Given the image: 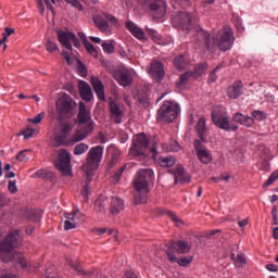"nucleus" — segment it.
Listing matches in <instances>:
<instances>
[{
  "mask_svg": "<svg viewBox=\"0 0 278 278\" xmlns=\"http://www.w3.org/2000/svg\"><path fill=\"white\" fill-rule=\"evenodd\" d=\"M21 242H23V237H21V231L18 229L9 232L0 244V262L10 264V262L14 260L15 264L25 270L28 266L27 258H25V254L22 252L15 251Z\"/></svg>",
  "mask_w": 278,
  "mask_h": 278,
  "instance_id": "nucleus-1",
  "label": "nucleus"
},
{
  "mask_svg": "<svg viewBox=\"0 0 278 278\" xmlns=\"http://www.w3.org/2000/svg\"><path fill=\"white\" fill-rule=\"evenodd\" d=\"M76 108L77 102H75V100L67 93H63L60 98H58L55 101L58 123H64V121L73 118Z\"/></svg>",
  "mask_w": 278,
  "mask_h": 278,
  "instance_id": "nucleus-2",
  "label": "nucleus"
},
{
  "mask_svg": "<svg viewBox=\"0 0 278 278\" xmlns=\"http://www.w3.org/2000/svg\"><path fill=\"white\" fill-rule=\"evenodd\" d=\"M92 127L93 124H89L85 128H76V131L71 139H68V135L61 132L54 137V147H71L75 142H81V140H86V138L92 134Z\"/></svg>",
  "mask_w": 278,
  "mask_h": 278,
  "instance_id": "nucleus-3",
  "label": "nucleus"
},
{
  "mask_svg": "<svg viewBox=\"0 0 278 278\" xmlns=\"http://www.w3.org/2000/svg\"><path fill=\"white\" fill-rule=\"evenodd\" d=\"M56 36H58V40L60 42V45H62V47H64V49L66 50H63L61 52V55L63 58H70L71 56V53H73V45L76 49H81V41H79V38H77V35H75V33L68 30V29H65V30H62V29H59L56 30ZM73 42V43H71ZM71 51V52H68Z\"/></svg>",
  "mask_w": 278,
  "mask_h": 278,
  "instance_id": "nucleus-4",
  "label": "nucleus"
},
{
  "mask_svg": "<svg viewBox=\"0 0 278 278\" xmlns=\"http://www.w3.org/2000/svg\"><path fill=\"white\" fill-rule=\"evenodd\" d=\"M179 112H181L179 103L166 100L157 110L156 121L159 123H167V125H170V123L179 116Z\"/></svg>",
  "mask_w": 278,
  "mask_h": 278,
  "instance_id": "nucleus-5",
  "label": "nucleus"
},
{
  "mask_svg": "<svg viewBox=\"0 0 278 278\" xmlns=\"http://www.w3.org/2000/svg\"><path fill=\"white\" fill-rule=\"evenodd\" d=\"M165 253L167 255L168 262L175 264L177 262V253L178 255H186L192 251V245L188 241L177 240V241H168L166 244Z\"/></svg>",
  "mask_w": 278,
  "mask_h": 278,
  "instance_id": "nucleus-6",
  "label": "nucleus"
},
{
  "mask_svg": "<svg viewBox=\"0 0 278 278\" xmlns=\"http://www.w3.org/2000/svg\"><path fill=\"white\" fill-rule=\"evenodd\" d=\"M194 23H197V14L186 11L179 12L172 17L173 27L181 29V31H191Z\"/></svg>",
  "mask_w": 278,
  "mask_h": 278,
  "instance_id": "nucleus-7",
  "label": "nucleus"
},
{
  "mask_svg": "<svg viewBox=\"0 0 278 278\" xmlns=\"http://www.w3.org/2000/svg\"><path fill=\"white\" fill-rule=\"evenodd\" d=\"M211 118L214 126L218 127V129H223L224 131H238V129H240L236 123L231 122V117L225 113L212 111Z\"/></svg>",
  "mask_w": 278,
  "mask_h": 278,
  "instance_id": "nucleus-8",
  "label": "nucleus"
},
{
  "mask_svg": "<svg viewBox=\"0 0 278 278\" xmlns=\"http://www.w3.org/2000/svg\"><path fill=\"white\" fill-rule=\"evenodd\" d=\"M55 169L60 170L64 177H73L71 167V153L64 149L59 150L58 162L54 163Z\"/></svg>",
  "mask_w": 278,
  "mask_h": 278,
  "instance_id": "nucleus-9",
  "label": "nucleus"
},
{
  "mask_svg": "<svg viewBox=\"0 0 278 278\" xmlns=\"http://www.w3.org/2000/svg\"><path fill=\"white\" fill-rule=\"evenodd\" d=\"M102 160H103V147L102 146L92 147L87 154V161H86V164L83 165V168H90L91 170H97Z\"/></svg>",
  "mask_w": 278,
  "mask_h": 278,
  "instance_id": "nucleus-10",
  "label": "nucleus"
},
{
  "mask_svg": "<svg viewBox=\"0 0 278 278\" xmlns=\"http://www.w3.org/2000/svg\"><path fill=\"white\" fill-rule=\"evenodd\" d=\"M147 149H149V138H147L144 132H140L134 139L129 153L135 157H142L147 153Z\"/></svg>",
  "mask_w": 278,
  "mask_h": 278,
  "instance_id": "nucleus-11",
  "label": "nucleus"
},
{
  "mask_svg": "<svg viewBox=\"0 0 278 278\" xmlns=\"http://www.w3.org/2000/svg\"><path fill=\"white\" fill-rule=\"evenodd\" d=\"M76 123L78 125L77 129H84L88 127V125L92 124V131H94L96 124L94 121H92V113L86 108V103L81 101L78 103V114Z\"/></svg>",
  "mask_w": 278,
  "mask_h": 278,
  "instance_id": "nucleus-12",
  "label": "nucleus"
},
{
  "mask_svg": "<svg viewBox=\"0 0 278 278\" xmlns=\"http://www.w3.org/2000/svg\"><path fill=\"white\" fill-rule=\"evenodd\" d=\"M148 73L151 75L152 79L156 81V84H162V81H164V77H166L164 63L161 61H152Z\"/></svg>",
  "mask_w": 278,
  "mask_h": 278,
  "instance_id": "nucleus-13",
  "label": "nucleus"
},
{
  "mask_svg": "<svg viewBox=\"0 0 278 278\" xmlns=\"http://www.w3.org/2000/svg\"><path fill=\"white\" fill-rule=\"evenodd\" d=\"M169 175H174V184L177 185V181L180 179V184L186 185L192 181V176L190 174L186 175V168L184 165L179 164L175 168L167 169Z\"/></svg>",
  "mask_w": 278,
  "mask_h": 278,
  "instance_id": "nucleus-14",
  "label": "nucleus"
},
{
  "mask_svg": "<svg viewBox=\"0 0 278 278\" xmlns=\"http://www.w3.org/2000/svg\"><path fill=\"white\" fill-rule=\"evenodd\" d=\"M216 45L220 51H229L233 47V31L231 28L226 29L220 39H216Z\"/></svg>",
  "mask_w": 278,
  "mask_h": 278,
  "instance_id": "nucleus-15",
  "label": "nucleus"
},
{
  "mask_svg": "<svg viewBox=\"0 0 278 278\" xmlns=\"http://www.w3.org/2000/svg\"><path fill=\"white\" fill-rule=\"evenodd\" d=\"M193 147L195 149L198 160H200L202 164H210V162H212L213 157L207 150L203 149V143H201V140L195 139L193 141Z\"/></svg>",
  "mask_w": 278,
  "mask_h": 278,
  "instance_id": "nucleus-16",
  "label": "nucleus"
},
{
  "mask_svg": "<svg viewBox=\"0 0 278 278\" xmlns=\"http://www.w3.org/2000/svg\"><path fill=\"white\" fill-rule=\"evenodd\" d=\"M134 99L135 101H138L142 108L146 110L151 105L149 102V89L148 88H140L134 91Z\"/></svg>",
  "mask_w": 278,
  "mask_h": 278,
  "instance_id": "nucleus-17",
  "label": "nucleus"
},
{
  "mask_svg": "<svg viewBox=\"0 0 278 278\" xmlns=\"http://www.w3.org/2000/svg\"><path fill=\"white\" fill-rule=\"evenodd\" d=\"M242 88H244L242 80H236L231 86L227 88L226 94L232 100L240 99L242 96Z\"/></svg>",
  "mask_w": 278,
  "mask_h": 278,
  "instance_id": "nucleus-18",
  "label": "nucleus"
},
{
  "mask_svg": "<svg viewBox=\"0 0 278 278\" xmlns=\"http://www.w3.org/2000/svg\"><path fill=\"white\" fill-rule=\"evenodd\" d=\"M195 132L198 134V140H200L201 144H207V126L205 124V117H200Z\"/></svg>",
  "mask_w": 278,
  "mask_h": 278,
  "instance_id": "nucleus-19",
  "label": "nucleus"
},
{
  "mask_svg": "<svg viewBox=\"0 0 278 278\" xmlns=\"http://www.w3.org/2000/svg\"><path fill=\"white\" fill-rule=\"evenodd\" d=\"M195 31L200 38L204 40V47L206 51H212L214 49V46H216V38H213L212 42V37L210 36V33L203 30L200 26L195 28Z\"/></svg>",
  "mask_w": 278,
  "mask_h": 278,
  "instance_id": "nucleus-20",
  "label": "nucleus"
},
{
  "mask_svg": "<svg viewBox=\"0 0 278 278\" xmlns=\"http://www.w3.org/2000/svg\"><path fill=\"white\" fill-rule=\"evenodd\" d=\"M78 92L83 101H92V88L85 80H79L78 83Z\"/></svg>",
  "mask_w": 278,
  "mask_h": 278,
  "instance_id": "nucleus-21",
  "label": "nucleus"
},
{
  "mask_svg": "<svg viewBox=\"0 0 278 278\" xmlns=\"http://www.w3.org/2000/svg\"><path fill=\"white\" fill-rule=\"evenodd\" d=\"M109 110L111 114V118L114 119L116 125H121L123 123V111H121V106L115 101H111L109 103Z\"/></svg>",
  "mask_w": 278,
  "mask_h": 278,
  "instance_id": "nucleus-22",
  "label": "nucleus"
},
{
  "mask_svg": "<svg viewBox=\"0 0 278 278\" xmlns=\"http://www.w3.org/2000/svg\"><path fill=\"white\" fill-rule=\"evenodd\" d=\"M232 121L239 125H243V127H253V125H255V119H253V117L244 115L240 112L232 115Z\"/></svg>",
  "mask_w": 278,
  "mask_h": 278,
  "instance_id": "nucleus-23",
  "label": "nucleus"
},
{
  "mask_svg": "<svg viewBox=\"0 0 278 278\" xmlns=\"http://www.w3.org/2000/svg\"><path fill=\"white\" fill-rule=\"evenodd\" d=\"M123 210H125V202L121 198H112L111 199V205H110V212L112 216H118Z\"/></svg>",
  "mask_w": 278,
  "mask_h": 278,
  "instance_id": "nucleus-24",
  "label": "nucleus"
},
{
  "mask_svg": "<svg viewBox=\"0 0 278 278\" xmlns=\"http://www.w3.org/2000/svg\"><path fill=\"white\" fill-rule=\"evenodd\" d=\"M92 88L100 101H105V87L99 78L91 77Z\"/></svg>",
  "mask_w": 278,
  "mask_h": 278,
  "instance_id": "nucleus-25",
  "label": "nucleus"
},
{
  "mask_svg": "<svg viewBox=\"0 0 278 278\" xmlns=\"http://www.w3.org/2000/svg\"><path fill=\"white\" fill-rule=\"evenodd\" d=\"M154 175L155 174L151 168L140 169L135 181H140L141 184H149V181L153 179Z\"/></svg>",
  "mask_w": 278,
  "mask_h": 278,
  "instance_id": "nucleus-26",
  "label": "nucleus"
},
{
  "mask_svg": "<svg viewBox=\"0 0 278 278\" xmlns=\"http://www.w3.org/2000/svg\"><path fill=\"white\" fill-rule=\"evenodd\" d=\"M56 1L60 0H37V8L41 16L45 15V5L48 10H50V12L55 14V8H53V5H55Z\"/></svg>",
  "mask_w": 278,
  "mask_h": 278,
  "instance_id": "nucleus-27",
  "label": "nucleus"
},
{
  "mask_svg": "<svg viewBox=\"0 0 278 278\" xmlns=\"http://www.w3.org/2000/svg\"><path fill=\"white\" fill-rule=\"evenodd\" d=\"M126 28L138 40H144V30H142V28L138 27V25H136L134 22H131V21L126 22Z\"/></svg>",
  "mask_w": 278,
  "mask_h": 278,
  "instance_id": "nucleus-28",
  "label": "nucleus"
},
{
  "mask_svg": "<svg viewBox=\"0 0 278 278\" xmlns=\"http://www.w3.org/2000/svg\"><path fill=\"white\" fill-rule=\"evenodd\" d=\"M190 59H188L187 54H179L174 59V67L177 71H186V66H188Z\"/></svg>",
  "mask_w": 278,
  "mask_h": 278,
  "instance_id": "nucleus-29",
  "label": "nucleus"
},
{
  "mask_svg": "<svg viewBox=\"0 0 278 278\" xmlns=\"http://www.w3.org/2000/svg\"><path fill=\"white\" fill-rule=\"evenodd\" d=\"M115 79L118 81L119 86H123L124 88L127 86H131V81H134V79L131 78V76H129V73L127 72L115 73Z\"/></svg>",
  "mask_w": 278,
  "mask_h": 278,
  "instance_id": "nucleus-30",
  "label": "nucleus"
},
{
  "mask_svg": "<svg viewBox=\"0 0 278 278\" xmlns=\"http://www.w3.org/2000/svg\"><path fill=\"white\" fill-rule=\"evenodd\" d=\"M25 216L30 223H40V218H42V210L40 208H31L26 211Z\"/></svg>",
  "mask_w": 278,
  "mask_h": 278,
  "instance_id": "nucleus-31",
  "label": "nucleus"
},
{
  "mask_svg": "<svg viewBox=\"0 0 278 278\" xmlns=\"http://www.w3.org/2000/svg\"><path fill=\"white\" fill-rule=\"evenodd\" d=\"M144 5L149 8L150 12H157L162 5H166L165 0H144Z\"/></svg>",
  "mask_w": 278,
  "mask_h": 278,
  "instance_id": "nucleus-32",
  "label": "nucleus"
},
{
  "mask_svg": "<svg viewBox=\"0 0 278 278\" xmlns=\"http://www.w3.org/2000/svg\"><path fill=\"white\" fill-rule=\"evenodd\" d=\"M92 21L100 31H108V29H110L108 20L103 18L101 15L93 16Z\"/></svg>",
  "mask_w": 278,
  "mask_h": 278,
  "instance_id": "nucleus-33",
  "label": "nucleus"
},
{
  "mask_svg": "<svg viewBox=\"0 0 278 278\" xmlns=\"http://www.w3.org/2000/svg\"><path fill=\"white\" fill-rule=\"evenodd\" d=\"M131 168H134V163H127V164L123 165L112 176L113 181H115V184H118V181H121V177H123V174L125 173V170H129Z\"/></svg>",
  "mask_w": 278,
  "mask_h": 278,
  "instance_id": "nucleus-34",
  "label": "nucleus"
},
{
  "mask_svg": "<svg viewBox=\"0 0 278 278\" xmlns=\"http://www.w3.org/2000/svg\"><path fill=\"white\" fill-rule=\"evenodd\" d=\"M207 62L199 63L198 65H195L193 71H191L193 79H199V77H201V75H203V73L207 71Z\"/></svg>",
  "mask_w": 278,
  "mask_h": 278,
  "instance_id": "nucleus-35",
  "label": "nucleus"
},
{
  "mask_svg": "<svg viewBox=\"0 0 278 278\" xmlns=\"http://www.w3.org/2000/svg\"><path fill=\"white\" fill-rule=\"evenodd\" d=\"M177 160L175 156H161L159 159V164L163 168H173V165L176 164Z\"/></svg>",
  "mask_w": 278,
  "mask_h": 278,
  "instance_id": "nucleus-36",
  "label": "nucleus"
},
{
  "mask_svg": "<svg viewBox=\"0 0 278 278\" xmlns=\"http://www.w3.org/2000/svg\"><path fill=\"white\" fill-rule=\"evenodd\" d=\"M149 201V192L147 191H137L135 193V205H142Z\"/></svg>",
  "mask_w": 278,
  "mask_h": 278,
  "instance_id": "nucleus-37",
  "label": "nucleus"
},
{
  "mask_svg": "<svg viewBox=\"0 0 278 278\" xmlns=\"http://www.w3.org/2000/svg\"><path fill=\"white\" fill-rule=\"evenodd\" d=\"M35 177H38V179H46L47 181H53L54 175L52 172L46 170V169H38L35 173Z\"/></svg>",
  "mask_w": 278,
  "mask_h": 278,
  "instance_id": "nucleus-38",
  "label": "nucleus"
},
{
  "mask_svg": "<svg viewBox=\"0 0 278 278\" xmlns=\"http://www.w3.org/2000/svg\"><path fill=\"white\" fill-rule=\"evenodd\" d=\"M94 207H96L97 212H99L100 214H105V207H108V199H103V198L99 197L94 201Z\"/></svg>",
  "mask_w": 278,
  "mask_h": 278,
  "instance_id": "nucleus-39",
  "label": "nucleus"
},
{
  "mask_svg": "<svg viewBox=\"0 0 278 278\" xmlns=\"http://www.w3.org/2000/svg\"><path fill=\"white\" fill-rule=\"evenodd\" d=\"M191 77H194L192 74V71L181 74L179 77V81L176 83L177 88H181V86H186V84L190 81Z\"/></svg>",
  "mask_w": 278,
  "mask_h": 278,
  "instance_id": "nucleus-40",
  "label": "nucleus"
},
{
  "mask_svg": "<svg viewBox=\"0 0 278 278\" xmlns=\"http://www.w3.org/2000/svg\"><path fill=\"white\" fill-rule=\"evenodd\" d=\"M192 262H194V256L189 255V256H182L180 258H177V261H175V264H178V266H180L181 268H186L190 266Z\"/></svg>",
  "mask_w": 278,
  "mask_h": 278,
  "instance_id": "nucleus-41",
  "label": "nucleus"
},
{
  "mask_svg": "<svg viewBox=\"0 0 278 278\" xmlns=\"http://www.w3.org/2000/svg\"><path fill=\"white\" fill-rule=\"evenodd\" d=\"M87 53H89V55H92V58H94V60H99V50H97V48H94V45H92L90 41H87L86 43H83Z\"/></svg>",
  "mask_w": 278,
  "mask_h": 278,
  "instance_id": "nucleus-42",
  "label": "nucleus"
},
{
  "mask_svg": "<svg viewBox=\"0 0 278 278\" xmlns=\"http://www.w3.org/2000/svg\"><path fill=\"white\" fill-rule=\"evenodd\" d=\"M134 188L137 192H150L149 182H140L135 180Z\"/></svg>",
  "mask_w": 278,
  "mask_h": 278,
  "instance_id": "nucleus-43",
  "label": "nucleus"
},
{
  "mask_svg": "<svg viewBox=\"0 0 278 278\" xmlns=\"http://www.w3.org/2000/svg\"><path fill=\"white\" fill-rule=\"evenodd\" d=\"M90 147L87 143H78L74 148V155H84Z\"/></svg>",
  "mask_w": 278,
  "mask_h": 278,
  "instance_id": "nucleus-44",
  "label": "nucleus"
},
{
  "mask_svg": "<svg viewBox=\"0 0 278 278\" xmlns=\"http://www.w3.org/2000/svg\"><path fill=\"white\" fill-rule=\"evenodd\" d=\"M251 118L253 119L255 118V121L262 122V121H266V118L268 117L266 113H264V111L255 110L251 112Z\"/></svg>",
  "mask_w": 278,
  "mask_h": 278,
  "instance_id": "nucleus-45",
  "label": "nucleus"
},
{
  "mask_svg": "<svg viewBox=\"0 0 278 278\" xmlns=\"http://www.w3.org/2000/svg\"><path fill=\"white\" fill-rule=\"evenodd\" d=\"M220 68H223V65H217V66L208 74L207 84H215V81L218 79V75H216V73H218V71H220Z\"/></svg>",
  "mask_w": 278,
  "mask_h": 278,
  "instance_id": "nucleus-46",
  "label": "nucleus"
},
{
  "mask_svg": "<svg viewBox=\"0 0 278 278\" xmlns=\"http://www.w3.org/2000/svg\"><path fill=\"white\" fill-rule=\"evenodd\" d=\"M278 179V169L270 174L268 179L263 185V188H268V186H273L275 181Z\"/></svg>",
  "mask_w": 278,
  "mask_h": 278,
  "instance_id": "nucleus-47",
  "label": "nucleus"
},
{
  "mask_svg": "<svg viewBox=\"0 0 278 278\" xmlns=\"http://www.w3.org/2000/svg\"><path fill=\"white\" fill-rule=\"evenodd\" d=\"M60 48L58 47V43L55 41L48 39L46 42V51L48 53H53V51H58Z\"/></svg>",
  "mask_w": 278,
  "mask_h": 278,
  "instance_id": "nucleus-48",
  "label": "nucleus"
},
{
  "mask_svg": "<svg viewBox=\"0 0 278 278\" xmlns=\"http://www.w3.org/2000/svg\"><path fill=\"white\" fill-rule=\"evenodd\" d=\"M78 64V74L80 77H88V67L81 62L80 60H77Z\"/></svg>",
  "mask_w": 278,
  "mask_h": 278,
  "instance_id": "nucleus-49",
  "label": "nucleus"
},
{
  "mask_svg": "<svg viewBox=\"0 0 278 278\" xmlns=\"http://www.w3.org/2000/svg\"><path fill=\"white\" fill-rule=\"evenodd\" d=\"M67 264L70 266V268H72V270H75L76 273H78V275H86V270L81 269V265L79 264H75L72 261H67Z\"/></svg>",
  "mask_w": 278,
  "mask_h": 278,
  "instance_id": "nucleus-50",
  "label": "nucleus"
},
{
  "mask_svg": "<svg viewBox=\"0 0 278 278\" xmlns=\"http://www.w3.org/2000/svg\"><path fill=\"white\" fill-rule=\"evenodd\" d=\"M72 8H75V10H78V12H84V4L79 0H65Z\"/></svg>",
  "mask_w": 278,
  "mask_h": 278,
  "instance_id": "nucleus-51",
  "label": "nucleus"
},
{
  "mask_svg": "<svg viewBox=\"0 0 278 278\" xmlns=\"http://www.w3.org/2000/svg\"><path fill=\"white\" fill-rule=\"evenodd\" d=\"M104 17L108 20L109 23H111L112 25H114V27H118V25H121L118 23V18H116V16L110 14V13H105Z\"/></svg>",
  "mask_w": 278,
  "mask_h": 278,
  "instance_id": "nucleus-52",
  "label": "nucleus"
},
{
  "mask_svg": "<svg viewBox=\"0 0 278 278\" xmlns=\"http://www.w3.org/2000/svg\"><path fill=\"white\" fill-rule=\"evenodd\" d=\"M163 214H166L174 223H181V219L173 211L164 210Z\"/></svg>",
  "mask_w": 278,
  "mask_h": 278,
  "instance_id": "nucleus-53",
  "label": "nucleus"
},
{
  "mask_svg": "<svg viewBox=\"0 0 278 278\" xmlns=\"http://www.w3.org/2000/svg\"><path fill=\"white\" fill-rule=\"evenodd\" d=\"M43 118L45 113H39L34 118H28V123H34L35 125H38L39 123H42Z\"/></svg>",
  "mask_w": 278,
  "mask_h": 278,
  "instance_id": "nucleus-54",
  "label": "nucleus"
},
{
  "mask_svg": "<svg viewBox=\"0 0 278 278\" xmlns=\"http://www.w3.org/2000/svg\"><path fill=\"white\" fill-rule=\"evenodd\" d=\"M8 189L11 194H16V192H18V188L16 187V180H9Z\"/></svg>",
  "mask_w": 278,
  "mask_h": 278,
  "instance_id": "nucleus-55",
  "label": "nucleus"
},
{
  "mask_svg": "<svg viewBox=\"0 0 278 278\" xmlns=\"http://www.w3.org/2000/svg\"><path fill=\"white\" fill-rule=\"evenodd\" d=\"M81 197H84V201H88V197H90V185L86 184L83 187Z\"/></svg>",
  "mask_w": 278,
  "mask_h": 278,
  "instance_id": "nucleus-56",
  "label": "nucleus"
},
{
  "mask_svg": "<svg viewBox=\"0 0 278 278\" xmlns=\"http://www.w3.org/2000/svg\"><path fill=\"white\" fill-rule=\"evenodd\" d=\"M77 228V224L75 222H71L68 219H66L64 222V230L65 231H71V229H76Z\"/></svg>",
  "mask_w": 278,
  "mask_h": 278,
  "instance_id": "nucleus-57",
  "label": "nucleus"
},
{
  "mask_svg": "<svg viewBox=\"0 0 278 278\" xmlns=\"http://www.w3.org/2000/svg\"><path fill=\"white\" fill-rule=\"evenodd\" d=\"M21 135L24 136L25 140H29L34 136V129L31 128H26L24 130H21Z\"/></svg>",
  "mask_w": 278,
  "mask_h": 278,
  "instance_id": "nucleus-58",
  "label": "nucleus"
},
{
  "mask_svg": "<svg viewBox=\"0 0 278 278\" xmlns=\"http://www.w3.org/2000/svg\"><path fill=\"white\" fill-rule=\"evenodd\" d=\"M102 49H103L104 53H113L114 45L108 43V42H102Z\"/></svg>",
  "mask_w": 278,
  "mask_h": 278,
  "instance_id": "nucleus-59",
  "label": "nucleus"
},
{
  "mask_svg": "<svg viewBox=\"0 0 278 278\" xmlns=\"http://www.w3.org/2000/svg\"><path fill=\"white\" fill-rule=\"evenodd\" d=\"M175 1L178 5H180V8H182V10H186V8H190V5H192V2L190 0H175Z\"/></svg>",
  "mask_w": 278,
  "mask_h": 278,
  "instance_id": "nucleus-60",
  "label": "nucleus"
},
{
  "mask_svg": "<svg viewBox=\"0 0 278 278\" xmlns=\"http://www.w3.org/2000/svg\"><path fill=\"white\" fill-rule=\"evenodd\" d=\"M71 131H73V125H71V124L62 125L61 134H65L66 136H68V134H71Z\"/></svg>",
  "mask_w": 278,
  "mask_h": 278,
  "instance_id": "nucleus-61",
  "label": "nucleus"
},
{
  "mask_svg": "<svg viewBox=\"0 0 278 278\" xmlns=\"http://www.w3.org/2000/svg\"><path fill=\"white\" fill-rule=\"evenodd\" d=\"M84 170H85V175H87L86 184H88V186H90V181H92V170H94V169L86 167V168H84Z\"/></svg>",
  "mask_w": 278,
  "mask_h": 278,
  "instance_id": "nucleus-62",
  "label": "nucleus"
},
{
  "mask_svg": "<svg viewBox=\"0 0 278 278\" xmlns=\"http://www.w3.org/2000/svg\"><path fill=\"white\" fill-rule=\"evenodd\" d=\"M181 149V146H179V142L177 140H170V148L169 151L177 152Z\"/></svg>",
  "mask_w": 278,
  "mask_h": 278,
  "instance_id": "nucleus-63",
  "label": "nucleus"
},
{
  "mask_svg": "<svg viewBox=\"0 0 278 278\" xmlns=\"http://www.w3.org/2000/svg\"><path fill=\"white\" fill-rule=\"evenodd\" d=\"M94 275H99V270L93 269V270L85 271V274H83V276L87 278H97L94 277Z\"/></svg>",
  "mask_w": 278,
  "mask_h": 278,
  "instance_id": "nucleus-64",
  "label": "nucleus"
}]
</instances>
